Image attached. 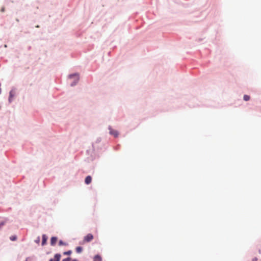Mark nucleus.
<instances>
[{"mask_svg":"<svg viewBox=\"0 0 261 261\" xmlns=\"http://www.w3.org/2000/svg\"><path fill=\"white\" fill-rule=\"evenodd\" d=\"M243 99L245 101H248L250 99V96L248 95H244Z\"/></svg>","mask_w":261,"mask_h":261,"instance_id":"nucleus-9","label":"nucleus"},{"mask_svg":"<svg viewBox=\"0 0 261 261\" xmlns=\"http://www.w3.org/2000/svg\"><path fill=\"white\" fill-rule=\"evenodd\" d=\"M83 248L82 247L79 246L76 248V252L77 253H80L82 252Z\"/></svg>","mask_w":261,"mask_h":261,"instance_id":"nucleus-8","label":"nucleus"},{"mask_svg":"<svg viewBox=\"0 0 261 261\" xmlns=\"http://www.w3.org/2000/svg\"><path fill=\"white\" fill-rule=\"evenodd\" d=\"M92 178L90 176H87L85 180V184L87 185H89V184H90Z\"/></svg>","mask_w":261,"mask_h":261,"instance_id":"nucleus-4","label":"nucleus"},{"mask_svg":"<svg viewBox=\"0 0 261 261\" xmlns=\"http://www.w3.org/2000/svg\"><path fill=\"white\" fill-rule=\"evenodd\" d=\"M93 239V236L91 233H88L84 237L83 239V243L91 242Z\"/></svg>","mask_w":261,"mask_h":261,"instance_id":"nucleus-1","label":"nucleus"},{"mask_svg":"<svg viewBox=\"0 0 261 261\" xmlns=\"http://www.w3.org/2000/svg\"><path fill=\"white\" fill-rule=\"evenodd\" d=\"M57 241V238L56 237H52L50 240V244L51 245H55Z\"/></svg>","mask_w":261,"mask_h":261,"instance_id":"nucleus-5","label":"nucleus"},{"mask_svg":"<svg viewBox=\"0 0 261 261\" xmlns=\"http://www.w3.org/2000/svg\"><path fill=\"white\" fill-rule=\"evenodd\" d=\"M70 259L71 258L70 257H67L66 258L63 259L62 261H70Z\"/></svg>","mask_w":261,"mask_h":261,"instance_id":"nucleus-12","label":"nucleus"},{"mask_svg":"<svg viewBox=\"0 0 261 261\" xmlns=\"http://www.w3.org/2000/svg\"><path fill=\"white\" fill-rule=\"evenodd\" d=\"M252 261H257V258L255 257L253 259Z\"/></svg>","mask_w":261,"mask_h":261,"instance_id":"nucleus-15","label":"nucleus"},{"mask_svg":"<svg viewBox=\"0 0 261 261\" xmlns=\"http://www.w3.org/2000/svg\"><path fill=\"white\" fill-rule=\"evenodd\" d=\"M47 238L45 234L42 236V245H44L46 244Z\"/></svg>","mask_w":261,"mask_h":261,"instance_id":"nucleus-6","label":"nucleus"},{"mask_svg":"<svg viewBox=\"0 0 261 261\" xmlns=\"http://www.w3.org/2000/svg\"><path fill=\"white\" fill-rule=\"evenodd\" d=\"M71 253V250H69V251H66V252H64L63 253V254L64 255H70Z\"/></svg>","mask_w":261,"mask_h":261,"instance_id":"nucleus-10","label":"nucleus"},{"mask_svg":"<svg viewBox=\"0 0 261 261\" xmlns=\"http://www.w3.org/2000/svg\"><path fill=\"white\" fill-rule=\"evenodd\" d=\"M1 11L2 12H4L5 11V8H2V9H1Z\"/></svg>","mask_w":261,"mask_h":261,"instance_id":"nucleus-14","label":"nucleus"},{"mask_svg":"<svg viewBox=\"0 0 261 261\" xmlns=\"http://www.w3.org/2000/svg\"><path fill=\"white\" fill-rule=\"evenodd\" d=\"M10 239L12 241H15L16 240V237L12 236V237H10Z\"/></svg>","mask_w":261,"mask_h":261,"instance_id":"nucleus-11","label":"nucleus"},{"mask_svg":"<svg viewBox=\"0 0 261 261\" xmlns=\"http://www.w3.org/2000/svg\"><path fill=\"white\" fill-rule=\"evenodd\" d=\"M54 257L56 261H60L61 258V255L59 254H55Z\"/></svg>","mask_w":261,"mask_h":261,"instance_id":"nucleus-7","label":"nucleus"},{"mask_svg":"<svg viewBox=\"0 0 261 261\" xmlns=\"http://www.w3.org/2000/svg\"><path fill=\"white\" fill-rule=\"evenodd\" d=\"M72 77H75L76 82H74V83H72L71 84V86H72L75 85L77 83V82L79 81V75L77 74H72V75H69V78H72Z\"/></svg>","mask_w":261,"mask_h":261,"instance_id":"nucleus-3","label":"nucleus"},{"mask_svg":"<svg viewBox=\"0 0 261 261\" xmlns=\"http://www.w3.org/2000/svg\"><path fill=\"white\" fill-rule=\"evenodd\" d=\"M72 261H77V260L76 259H74V260H73Z\"/></svg>","mask_w":261,"mask_h":261,"instance_id":"nucleus-20","label":"nucleus"},{"mask_svg":"<svg viewBox=\"0 0 261 261\" xmlns=\"http://www.w3.org/2000/svg\"><path fill=\"white\" fill-rule=\"evenodd\" d=\"M49 261H54L53 259L51 258L49 260Z\"/></svg>","mask_w":261,"mask_h":261,"instance_id":"nucleus-18","label":"nucleus"},{"mask_svg":"<svg viewBox=\"0 0 261 261\" xmlns=\"http://www.w3.org/2000/svg\"><path fill=\"white\" fill-rule=\"evenodd\" d=\"M4 225V223H2L0 224V228L2 227V226H3Z\"/></svg>","mask_w":261,"mask_h":261,"instance_id":"nucleus-16","label":"nucleus"},{"mask_svg":"<svg viewBox=\"0 0 261 261\" xmlns=\"http://www.w3.org/2000/svg\"><path fill=\"white\" fill-rule=\"evenodd\" d=\"M28 258H26L25 261H28Z\"/></svg>","mask_w":261,"mask_h":261,"instance_id":"nucleus-19","label":"nucleus"},{"mask_svg":"<svg viewBox=\"0 0 261 261\" xmlns=\"http://www.w3.org/2000/svg\"><path fill=\"white\" fill-rule=\"evenodd\" d=\"M109 129L111 135L114 136L115 137H117L118 136L119 133L117 130L113 129L111 128H110Z\"/></svg>","mask_w":261,"mask_h":261,"instance_id":"nucleus-2","label":"nucleus"},{"mask_svg":"<svg viewBox=\"0 0 261 261\" xmlns=\"http://www.w3.org/2000/svg\"><path fill=\"white\" fill-rule=\"evenodd\" d=\"M5 47H7V45L6 44L4 46Z\"/></svg>","mask_w":261,"mask_h":261,"instance_id":"nucleus-17","label":"nucleus"},{"mask_svg":"<svg viewBox=\"0 0 261 261\" xmlns=\"http://www.w3.org/2000/svg\"><path fill=\"white\" fill-rule=\"evenodd\" d=\"M59 245H65V244L63 242V241H59Z\"/></svg>","mask_w":261,"mask_h":261,"instance_id":"nucleus-13","label":"nucleus"}]
</instances>
